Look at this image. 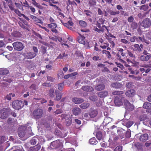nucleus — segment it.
Segmentation results:
<instances>
[{
    "label": "nucleus",
    "instance_id": "1",
    "mask_svg": "<svg viewBox=\"0 0 151 151\" xmlns=\"http://www.w3.org/2000/svg\"><path fill=\"white\" fill-rule=\"evenodd\" d=\"M43 110L40 108L35 109L32 112V116L33 118L36 120L41 119L43 116Z\"/></svg>",
    "mask_w": 151,
    "mask_h": 151
},
{
    "label": "nucleus",
    "instance_id": "2",
    "mask_svg": "<svg viewBox=\"0 0 151 151\" xmlns=\"http://www.w3.org/2000/svg\"><path fill=\"white\" fill-rule=\"evenodd\" d=\"M12 104L13 108L16 110L20 109L24 106V103L22 101H14L12 102Z\"/></svg>",
    "mask_w": 151,
    "mask_h": 151
},
{
    "label": "nucleus",
    "instance_id": "3",
    "mask_svg": "<svg viewBox=\"0 0 151 151\" xmlns=\"http://www.w3.org/2000/svg\"><path fill=\"white\" fill-rule=\"evenodd\" d=\"M143 55L139 57V60L142 61H147L151 57L150 54L148 53L146 50H144L142 53Z\"/></svg>",
    "mask_w": 151,
    "mask_h": 151
},
{
    "label": "nucleus",
    "instance_id": "4",
    "mask_svg": "<svg viewBox=\"0 0 151 151\" xmlns=\"http://www.w3.org/2000/svg\"><path fill=\"white\" fill-rule=\"evenodd\" d=\"M12 45L14 50L18 51L22 50L24 48L23 44L20 42H15L12 44Z\"/></svg>",
    "mask_w": 151,
    "mask_h": 151
},
{
    "label": "nucleus",
    "instance_id": "5",
    "mask_svg": "<svg viewBox=\"0 0 151 151\" xmlns=\"http://www.w3.org/2000/svg\"><path fill=\"white\" fill-rule=\"evenodd\" d=\"M140 25L144 28H149L151 25V21L149 18H146L143 19Z\"/></svg>",
    "mask_w": 151,
    "mask_h": 151
},
{
    "label": "nucleus",
    "instance_id": "6",
    "mask_svg": "<svg viewBox=\"0 0 151 151\" xmlns=\"http://www.w3.org/2000/svg\"><path fill=\"white\" fill-rule=\"evenodd\" d=\"M124 104L125 106V109L126 111H132L134 109L133 105L131 104L129 101L126 99H125L123 101Z\"/></svg>",
    "mask_w": 151,
    "mask_h": 151
},
{
    "label": "nucleus",
    "instance_id": "7",
    "mask_svg": "<svg viewBox=\"0 0 151 151\" xmlns=\"http://www.w3.org/2000/svg\"><path fill=\"white\" fill-rule=\"evenodd\" d=\"M9 109L4 108L0 110V118L5 119L7 118L8 116Z\"/></svg>",
    "mask_w": 151,
    "mask_h": 151
},
{
    "label": "nucleus",
    "instance_id": "8",
    "mask_svg": "<svg viewBox=\"0 0 151 151\" xmlns=\"http://www.w3.org/2000/svg\"><path fill=\"white\" fill-rule=\"evenodd\" d=\"M23 55L24 58L27 59H31L35 57L37 54L32 52H28L24 53Z\"/></svg>",
    "mask_w": 151,
    "mask_h": 151
},
{
    "label": "nucleus",
    "instance_id": "9",
    "mask_svg": "<svg viewBox=\"0 0 151 151\" xmlns=\"http://www.w3.org/2000/svg\"><path fill=\"white\" fill-rule=\"evenodd\" d=\"M47 27L51 29V31L53 33H58L59 32L56 28H57V24L55 23H52L50 24H48L47 25Z\"/></svg>",
    "mask_w": 151,
    "mask_h": 151
},
{
    "label": "nucleus",
    "instance_id": "10",
    "mask_svg": "<svg viewBox=\"0 0 151 151\" xmlns=\"http://www.w3.org/2000/svg\"><path fill=\"white\" fill-rule=\"evenodd\" d=\"M126 96L130 98L133 97L135 94V91L133 89L127 91L125 93Z\"/></svg>",
    "mask_w": 151,
    "mask_h": 151
},
{
    "label": "nucleus",
    "instance_id": "11",
    "mask_svg": "<svg viewBox=\"0 0 151 151\" xmlns=\"http://www.w3.org/2000/svg\"><path fill=\"white\" fill-rule=\"evenodd\" d=\"M71 18L69 17V19L67 18V21L68 22L67 23V27L70 30H73V28L72 27V26L73 25V23L72 21H71Z\"/></svg>",
    "mask_w": 151,
    "mask_h": 151
},
{
    "label": "nucleus",
    "instance_id": "12",
    "mask_svg": "<svg viewBox=\"0 0 151 151\" xmlns=\"http://www.w3.org/2000/svg\"><path fill=\"white\" fill-rule=\"evenodd\" d=\"M55 93L56 97L54 98L55 100L57 101L60 100L61 99L63 95L62 93L58 90L55 91Z\"/></svg>",
    "mask_w": 151,
    "mask_h": 151
},
{
    "label": "nucleus",
    "instance_id": "13",
    "mask_svg": "<svg viewBox=\"0 0 151 151\" xmlns=\"http://www.w3.org/2000/svg\"><path fill=\"white\" fill-rule=\"evenodd\" d=\"M149 139V135L148 134L145 133L141 135L139 137V140L141 142H145Z\"/></svg>",
    "mask_w": 151,
    "mask_h": 151
},
{
    "label": "nucleus",
    "instance_id": "14",
    "mask_svg": "<svg viewBox=\"0 0 151 151\" xmlns=\"http://www.w3.org/2000/svg\"><path fill=\"white\" fill-rule=\"evenodd\" d=\"M143 107L144 108L147 109V112H151V103L145 102L144 103Z\"/></svg>",
    "mask_w": 151,
    "mask_h": 151
},
{
    "label": "nucleus",
    "instance_id": "15",
    "mask_svg": "<svg viewBox=\"0 0 151 151\" xmlns=\"http://www.w3.org/2000/svg\"><path fill=\"white\" fill-rule=\"evenodd\" d=\"M72 101L76 104H80L84 101L83 99L77 97L73 98L72 99Z\"/></svg>",
    "mask_w": 151,
    "mask_h": 151
},
{
    "label": "nucleus",
    "instance_id": "16",
    "mask_svg": "<svg viewBox=\"0 0 151 151\" xmlns=\"http://www.w3.org/2000/svg\"><path fill=\"white\" fill-rule=\"evenodd\" d=\"M80 36L78 37V41L80 43H81L83 45H85V37L83 36V35H82L81 34H79Z\"/></svg>",
    "mask_w": 151,
    "mask_h": 151
},
{
    "label": "nucleus",
    "instance_id": "17",
    "mask_svg": "<svg viewBox=\"0 0 151 151\" xmlns=\"http://www.w3.org/2000/svg\"><path fill=\"white\" fill-rule=\"evenodd\" d=\"M108 91H105L100 92L98 93V96L101 98L105 97L108 96Z\"/></svg>",
    "mask_w": 151,
    "mask_h": 151
},
{
    "label": "nucleus",
    "instance_id": "18",
    "mask_svg": "<svg viewBox=\"0 0 151 151\" xmlns=\"http://www.w3.org/2000/svg\"><path fill=\"white\" fill-rule=\"evenodd\" d=\"M105 88V85L104 84L101 83L96 85L95 87V89L96 90L100 91L104 90Z\"/></svg>",
    "mask_w": 151,
    "mask_h": 151
},
{
    "label": "nucleus",
    "instance_id": "19",
    "mask_svg": "<svg viewBox=\"0 0 151 151\" xmlns=\"http://www.w3.org/2000/svg\"><path fill=\"white\" fill-rule=\"evenodd\" d=\"M122 84L118 82L112 83L110 85L111 87L116 89L120 88L122 87Z\"/></svg>",
    "mask_w": 151,
    "mask_h": 151
},
{
    "label": "nucleus",
    "instance_id": "20",
    "mask_svg": "<svg viewBox=\"0 0 151 151\" xmlns=\"http://www.w3.org/2000/svg\"><path fill=\"white\" fill-rule=\"evenodd\" d=\"M81 89L83 91L87 92L92 91L94 90L93 87L88 86H83L82 87Z\"/></svg>",
    "mask_w": 151,
    "mask_h": 151
},
{
    "label": "nucleus",
    "instance_id": "21",
    "mask_svg": "<svg viewBox=\"0 0 151 151\" xmlns=\"http://www.w3.org/2000/svg\"><path fill=\"white\" fill-rule=\"evenodd\" d=\"M14 12L17 14L19 17H21L22 16L27 21H29V18L26 16L24 14L21 13V12L18 9H15Z\"/></svg>",
    "mask_w": 151,
    "mask_h": 151
},
{
    "label": "nucleus",
    "instance_id": "22",
    "mask_svg": "<svg viewBox=\"0 0 151 151\" xmlns=\"http://www.w3.org/2000/svg\"><path fill=\"white\" fill-rule=\"evenodd\" d=\"M41 146L39 144L33 147H30L28 150V151H38L40 148Z\"/></svg>",
    "mask_w": 151,
    "mask_h": 151
},
{
    "label": "nucleus",
    "instance_id": "23",
    "mask_svg": "<svg viewBox=\"0 0 151 151\" xmlns=\"http://www.w3.org/2000/svg\"><path fill=\"white\" fill-rule=\"evenodd\" d=\"M73 114L76 115H78L81 112V109L79 107H74L72 110Z\"/></svg>",
    "mask_w": 151,
    "mask_h": 151
},
{
    "label": "nucleus",
    "instance_id": "24",
    "mask_svg": "<svg viewBox=\"0 0 151 151\" xmlns=\"http://www.w3.org/2000/svg\"><path fill=\"white\" fill-rule=\"evenodd\" d=\"M114 103L115 105L117 106H119L123 104V102L121 99L118 97H116L115 98Z\"/></svg>",
    "mask_w": 151,
    "mask_h": 151
},
{
    "label": "nucleus",
    "instance_id": "25",
    "mask_svg": "<svg viewBox=\"0 0 151 151\" xmlns=\"http://www.w3.org/2000/svg\"><path fill=\"white\" fill-rule=\"evenodd\" d=\"M98 114L97 111L96 110L92 109L89 112V115L91 118L95 117Z\"/></svg>",
    "mask_w": 151,
    "mask_h": 151
},
{
    "label": "nucleus",
    "instance_id": "26",
    "mask_svg": "<svg viewBox=\"0 0 151 151\" xmlns=\"http://www.w3.org/2000/svg\"><path fill=\"white\" fill-rule=\"evenodd\" d=\"M32 1V4L36 7L39 8L40 9H42L43 8V7L40 5V4L36 1L35 0H31Z\"/></svg>",
    "mask_w": 151,
    "mask_h": 151
},
{
    "label": "nucleus",
    "instance_id": "27",
    "mask_svg": "<svg viewBox=\"0 0 151 151\" xmlns=\"http://www.w3.org/2000/svg\"><path fill=\"white\" fill-rule=\"evenodd\" d=\"M11 35L12 36L15 38H19L21 37L22 34L18 31H15L12 32Z\"/></svg>",
    "mask_w": 151,
    "mask_h": 151
},
{
    "label": "nucleus",
    "instance_id": "28",
    "mask_svg": "<svg viewBox=\"0 0 151 151\" xmlns=\"http://www.w3.org/2000/svg\"><path fill=\"white\" fill-rule=\"evenodd\" d=\"M134 145L135 147L138 150L141 151L143 150V145L142 144L139 142H137L135 143Z\"/></svg>",
    "mask_w": 151,
    "mask_h": 151
},
{
    "label": "nucleus",
    "instance_id": "29",
    "mask_svg": "<svg viewBox=\"0 0 151 151\" xmlns=\"http://www.w3.org/2000/svg\"><path fill=\"white\" fill-rule=\"evenodd\" d=\"M112 121V119L109 117H106L104 119L103 124L105 126L107 125Z\"/></svg>",
    "mask_w": 151,
    "mask_h": 151
},
{
    "label": "nucleus",
    "instance_id": "30",
    "mask_svg": "<svg viewBox=\"0 0 151 151\" xmlns=\"http://www.w3.org/2000/svg\"><path fill=\"white\" fill-rule=\"evenodd\" d=\"M58 79H66V76L65 75L63 71L62 70H60L59 71L58 73Z\"/></svg>",
    "mask_w": 151,
    "mask_h": 151
},
{
    "label": "nucleus",
    "instance_id": "31",
    "mask_svg": "<svg viewBox=\"0 0 151 151\" xmlns=\"http://www.w3.org/2000/svg\"><path fill=\"white\" fill-rule=\"evenodd\" d=\"M55 91L52 88H50L48 91V95L50 97L53 98L55 97Z\"/></svg>",
    "mask_w": 151,
    "mask_h": 151
},
{
    "label": "nucleus",
    "instance_id": "32",
    "mask_svg": "<svg viewBox=\"0 0 151 151\" xmlns=\"http://www.w3.org/2000/svg\"><path fill=\"white\" fill-rule=\"evenodd\" d=\"M9 73V70L6 68H3L0 69V75H6Z\"/></svg>",
    "mask_w": 151,
    "mask_h": 151
},
{
    "label": "nucleus",
    "instance_id": "33",
    "mask_svg": "<svg viewBox=\"0 0 151 151\" xmlns=\"http://www.w3.org/2000/svg\"><path fill=\"white\" fill-rule=\"evenodd\" d=\"M30 17L33 20L35 21L36 22L40 23H41L42 22V21L40 19L37 18L35 16L31 15Z\"/></svg>",
    "mask_w": 151,
    "mask_h": 151
},
{
    "label": "nucleus",
    "instance_id": "34",
    "mask_svg": "<svg viewBox=\"0 0 151 151\" xmlns=\"http://www.w3.org/2000/svg\"><path fill=\"white\" fill-rule=\"evenodd\" d=\"M90 104L88 102H85L81 104L79 106L83 109H85L87 108L89 106Z\"/></svg>",
    "mask_w": 151,
    "mask_h": 151
},
{
    "label": "nucleus",
    "instance_id": "35",
    "mask_svg": "<svg viewBox=\"0 0 151 151\" xmlns=\"http://www.w3.org/2000/svg\"><path fill=\"white\" fill-rule=\"evenodd\" d=\"M107 12L108 13L111 15H115L116 14H119L120 13L119 11L114 12L109 9H107Z\"/></svg>",
    "mask_w": 151,
    "mask_h": 151
},
{
    "label": "nucleus",
    "instance_id": "36",
    "mask_svg": "<svg viewBox=\"0 0 151 151\" xmlns=\"http://www.w3.org/2000/svg\"><path fill=\"white\" fill-rule=\"evenodd\" d=\"M123 131H124V130L122 128L119 129L117 130V132L118 134L121 137V139H122L124 137V134L122 132Z\"/></svg>",
    "mask_w": 151,
    "mask_h": 151
},
{
    "label": "nucleus",
    "instance_id": "37",
    "mask_svg": "<svg viewBox=\"0 0 151 151\" xmlns=\"http://www.w3.org/2000/svg\"><path fill=\"white\" fill-rule=\"evenodd\" d=\"M77 74V73L76 72L67 75V78L70 77L71 78L75 79V76Z\"/></svg>",
    "mask_w": 151,
    "mask_h": 151
},
{
    "label": "nucleus",
    "instance_id": "38",
    "mask_svg": "<svg viewBox=\"0 0 151 151\" xmlns=\"http://www.w3.org/2000/svg\"><path fill=\"white\" fill-rule=\"evenodd\" d=\"M149 8V6L147 5H143L139 7V9L141 10H143L144 11H146Z\"/></svg>",
    "mask_w": 151,
    "mask_h": 151
},
{
    "label": "nucleus",
    "instance_id": "39",
    "mask_svg": "<svg viewBox=\"0 0 151 151\" xmlns=\"http://www.w3.org/2000/svg\"><path fill=\"white\" fill-rule=\"evenodd\" d=\"M89 142L92 145H96L97 143V141L95 137H93L90 139Z\"/></svg>",
    "mask_w": 151,
    "mask_h": 151
},
{
    "label": "nucleus",
    "instance_id": "40",
    "mask_svg": "<svg viewBox=\"0 0 151 151\" xmlns=\"http://www.w3.org/2000/svg\"><path fill=\"white\" fill-rule=\"evenodd\" d=\"M26 5L25 6L26 7H28L30 9L31 11L33 13H34L35 12V9L34 7L32 6H29V4L27 2H26Z\"/></svg>",
    "mask_w": 151,
    "mask_h": 151
},
{
    "label": "nucleus",
    "instance_id": "41",
    "mask_svg": "<svg viewBox=\"0 0 151 151\" xmlns=\"http://www.w3.org/2000/svg\"><path fill=\"white\" fill-rule=\"evenodd\" d=\"M131 28L132 29L134 30L136 29L138 26L137 24L135 22H132L130 24Z\"/></svg>",
    "mask_w": 151,
    "mask_h": 151
},
{
    "label": "nucleus",
    "instance_id": "42",
    "mask_svg": "<svg viewBox=\"0 0 151 151\" xmlns=\"http://www.w3.org/2000/svg\"><path fill=\"white\" fill-rule=\"evenodd\" d=\"M96 137L98 140H101L103 138V135L102 133L100 132H98L96 134Z\"/></svg>",
    "mask_w": 151,
    "mask_h": 151
},
{
    "label": "nucleus",
    "instance_id": "43",
    "mask_svg": "<svg viewBox=\"0 0 151 151\" xmlns=\"http://www.w3.org/2000/svg\"><path fill=\"white\" fill-rule=\"evenodd\" d=\"M134 46L135 47L134 50L135 51H138L139 52H141L142 51L141 48H140V47L138 44H135Z\"/></svg>",
    "mask_w": 151,
    "mask_h": 151
},
{
    "label": "nucleus",
    "instance_id": "44",
    "mask_svg": "<svg viewBox=\"0 0 151 151\" xmlns=\"http://www.w3.org/2000/svg\"><path fill=\"white\" fill-rule=\"evenodd\" d=\"M79 24L80 25L83 27H86L87 25L86 22L82 20L80 21Z\"/></svg>",
    "mask_w": 151,
    "mask_h": 151
},
{
    "label": "nucleus",
    "instance_id": "45",
    "mask_svg": "<svg viewBox=\"0 0 151 151\" xmlns=\"http://www.w3.org/2000/svg\"><path fill=\"white\" fill-rule=\"evenodd\" d=\"M58 40L61 43V44L63 45H64L66 46V44L65 42L64 39H63L62 38L60 37H58Z\"/></svg>",
    "mask_w": 151,
    "mask_h": 151
},
{
    "label": "nucleus",
    "instance_id": "46",
    "mask_svg": "<svg viewBox=\"0 0 151 151\" xmlns=\"http://www.w3.org/2000/svg\"><path fill=\"white\" fill-rule=\"evenodd\" d=\"M89 99L90 100L93 102L96 101L98 99L97 96L95 95L90 96Z\"/></svg>",
    "mask_w": 151,
    "mask_h": 151
},
{
    "label": "nucleus",
    "instance_id": "47",
    "mask_svg": "<svg viewBox=\"0 0 151 151\" xmlns=\"http://www.w3.org/2000/svg\"><path fill=\"white\" fill-rule=\"evenodd\" d=\"M8 3L9 4L8 5V6L9 8L11 10H14V6L12 4V2L11 0H9L8 1Z\"/></svg>",
    "mask_w": 151,
    "mask_h": 151
},
{
    "label": "nucleus",
    "instance_id": "48",
    "mask_svg": "<svg viewBox=\"0 0 151 151\" xmlns=\"http://www.w3.org/2000/svg\"><path fill=\"white\" fill-rule=\"evenodd\" d=\"M147 119V116L145 114L140 115L139 117V119L140 121H144Z\"/></svg>",
    "mask_w": 151,
    "mask_h": 151
},
{
    "label": "nucleus",
    "instance_id": "49",
    "mask_svg": "<svg viewBox=\"0 0 151 151\" xmlns=\"http://www.w3.org/2000/svg\"><path fill=\"white\" fill-rule=\"evenodd\" d=\"M124 93L123 91H115L112 92V94L113 95H118L122 94Z\"/></svg>",
    "mask_w": 151,
    "mask_h": 151
},
{
    "label": "nucleus",
    "instance_id": "50",
    "mask_svg": "<svg viewBox=\"0 0 151 151\" xmlns=\"http://www.w3.org/2000/svg\"><path fill=\"white\" fill-rule=\"evenodd\" d=\"M125 126L127 128L130 127L133 124V122L132 121H128L125 124Z\"/></svg>",
    "mask_w": 151,
    "mask_h": 151
},
{
    "label": "nucleus",
    "instance_id": "51",
    "mask_svg": "<svg viewBox=\"0 0 151 151\" xmlns=\"http://www.w3.org/2000/svg\"><path fill=\"white\" fill-rule=\"evenodd\" d=\"M84 12L86 15L88 17H91V15L92 14V12L89 10H85L84 11Z\"/></svg>",
    "mask_w": 151,
    "mask_h": 151
},
{
    "label": "nucleus",
    "instance_id": "52",
    "mask_svg": "<svg viewBox=\"0 0 151 151\" xmlns=\"http://www.w3.org/2000/svg\"><path fill=\"white\" fill-rule=\"evenodd\" d=\"M30 142L31 145H35L37 143V139L33 137L30 140Z\"/></svg>",
    "mask_w": 151,
    "mask_h": 151
},
{
    "label": "nucleus",
    "instance_id": "53",
    "mask_svg": "<svg viewBox=\"0 0 151 151\" xmlns=\"http://www.w3.org/2000/svg\"><path fill=\"white\" fill-rule=\"evenodd\" d=\"M88 4L90 6L95 5L96 4V1L95 0H89Z\"/></svg>",
    "mask_w": 151,
    "mask_h": 151
},
{
    "label": "nucleus",
    "instance_id": "54",
    "mask_svg": "<svg viewBox=\"0 0 151 151\" xmlns=\"http://www.w3.org/2000/svg\"><path fill=\"white\" fill-rule=\"evenodd\" d=\"M105 28V29L107 30V32H109V29H108V27H106V26L104 25H103L100 28L101 29V32H103L104 31V28Z\"/></svg>",
    "mask_w": 151,
    "mask_h": 151
},
{
    "label": "nucleus",
    "instance_id": "55",
    "mask_svg": "<svg viewBox=\"0 0 151 151\" xmlns=\"http://www.w3.org/2000/svg\"><path fill=\"white\" fill-rule=\"evenodd\" d=\"M41 52L42 54H44L47 51V47L44 46H41Z\"/></svg>",
    "mask_w": 151,
    "mask_h": 151
},
{
    "label": "nucleus",
    "instance_id": "56",
    "mask_svg": "<svg viewBox=\"0 0 151 151\" xmlns=\"http://www.w3.org/2000/svg\"><path fill=\"white\" fill-rule=\"evenodd\" d=\"M131 136V132L130 129H128L126 134V137L127 138H130Z\"/></svg>",
    "mask_w": 151,
    "mask_h": 151
},
{
    "label": "nucleus",
    "instance_id": "57",
    "mask_svg": "<svg viewBox=\"0 0 151 151\" xmlns=\"http://www.w3.org/2000/svg\"><path fill=\"white\" fill-rule=\"evenodd\" d=\"M122 147L121 146L116 147L114 150V151H122Z\"/></svg>",
    "mask_w": 151,
    "mask_h": 151
},
{
    "label": "nucleus",
    "instance_id": "58",
    "mask_svg": "<svg viewBox=\"0 0 151 151\" xmlns=\"http://www.w3.org/2000/svg\"><path fill=\"white\" fill-rule=\"evenodd\" d=\"M132 84V82H128L126 83V86L127 88H130L132 87L133 86Z\"/></svg>",
    "mask_w": 151,
    "mask_h": 151
},
{
    "label": "nucleus",
    "instance_id": "59",
    "mask_svg": "<svg viewBox=\"0 0 151 151\" xmlns=\"http://www.w3.org/2000/svg\"><path fill=\"white\" fill-rule=\"evenodd\" d=\"M63 86L64 84L63 83H59L58 85V88L59 90L61 91L63 90Z\"/></svg>",
    "mask_w": 151,
    "mask_h": 151
},
{
    "label": "nucleus",
    "instance_id": "60",
    "mask_svg": "<svg viewBox=\"0 0 151 151\" xmlns=\"http://www.w3.org/2000/svg\"><path fill=\"white\" fill-rule=\"evenodd\" d=\"M42 86H43L51 87L52 85L50 83L45 82L42 84Z\"/></svg>",
    "mask_w": 151,
    "mask_h": 151
},
{
    "label": "nucleus",
    "instance_id": "61",
    "mask_svg": "<svg viewBox=\"0 0 151 151\" xmlns=\"http://www.w3.org/2000/svg\"><path fill=\"white\" fill-rule=\"evenodd\" d=\"M105 21V20L103 18H101L99 19L98 21L100 22L101 24H104Z\"/></svg>",
    "mask_w": 151,
    "mask_h": 151
},
{
    "label": "nucleus",
    "instance_id": "62",
    "mask_svg": "<svg viewBox=\"0 0 151 151\" xmlns=\"http://www.w3.org/2000/svg\"><path fill=\"white\" fill-rule=\"evenodd\" d=\"M65 56V52L63 54H59V55L58 56L57 58H56V60L57 59H62L63 57Z\"/></svg>",
    "mask_w": 151,
    "mask_h": 151
},
{
    "label": "nucleus",
    "instance_id": "63",
    "mask_svg": "<svg viewBox=\"0 0 151 151\" xmlns=\"http://www.w3.org/2000/svg\"><path fill=\"white\" fill-rule=\"evenodd\" d=\"M134 20V18L132 16L129 17L128 19V21L129 22H132Z\"/></svg>",
    "mask_w": 151,
    "mask_h": 151
},
{
    "label": "nucleus",
    "instance_id": "64",
    "mask_svg": "<svg viewBox=\"0 0 151 151\" xmlns=\"http://www.w3.org/2000/svg\"><path fill=\"white\" fill-rule=\"evenodd\" d=\"M72 122V119L71 118H69L67 120V126H69Z\"/></svg>",
    "mask_w": 151,
    "mask_h": 151
}]
</instances>
